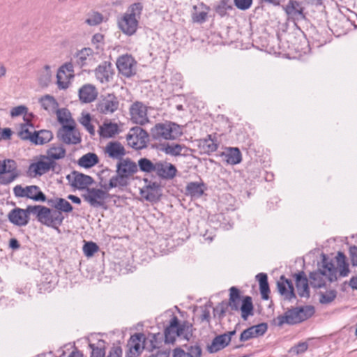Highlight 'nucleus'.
Listing matches in <instances>:
<instances>
[{
  "label": "nucleus",
  "instance_id": "obj_1",
  "mask_svg": "<svg viewBox=\"0 0 357 357\" xmlns=\"http://www.w3.org/2000/svg\"><path fill=\"white\" fill-rule=\"evenodd\" d=\"M193 331L191 323L188 321H181L176 316L173 315L165 329V342L174 344L177 337L189 341L193 335Z\"/></svg>",
  "mask_w": 357,
  "mask_h": 357
},
{
  "label": "nucleus",
  "instance_id": "obj_2",
  "mask_svg": "<svg viewBox=\"0 0 357 357\" xmlns=\"http://www.w3.org/2000/svg\"><path fill=\"white\" fill-rule=\"evenodd\" d=\"M143 6L141 3H134L127 9L126 12L118 20V26L121 31L127 36H132L138 28L139 20L142 15Z\"/></svg>",
  "mask_w": 357,
  "mask_h": 357
},
{
  "label": "nucleus",
  "instance_id": "obj_3",
  "mask_svg": "<svg viewBox=\"0 0 357 357\" xmlns=\"http://www.w3.org/2000/svg\"><path fill=\"white\" fill-rule=\"evenodd\" d=\"M228 306L231 310L241 311V317L247 320L249 316L253 314V304L250 296H245L242 301L240 291L236 287L229 289Z\"/></svg>",
  "mask_w": 357,
  "mask_h": 357
},
{
  "label": "nucleus",
  "instance_id": "obj_4",
  "mask_svg": "<svg viewBox=\"0 0 357 357\" xmlns=\"http://www.w3.org/2000/svg\"><path fill=\"white\" fill-rule=\"evenodd\" d=\"M323 265L317 271L310 273L309 278L310 284L314 288H321L326 284V280L333 282L337 280V270L331 262L327 261L324 256Z\"/></svg>",
  "mask_w": 357,
  "mask_h": 357
},
{
  "label": "nucleus",
  "instance_id": "obj_5",
  "mask_svg": "<svg viewBox=\"0 0 357 357\" xmlns=\"http://www.w3.org/2000/svg\"><path fill=\"white\" fill-rule=\"evenodd\" d=\"M151 131L153 137L156 139L174 140L183 134L181 126L171 121L157 123Z\"/></svg>",
  "mask_w": 357,
  "mask_h": 357
},
{
  "label": "nucleus",
  "instance_id": "obj_6",
  "mask_svg": "<svg viewBox=\"0 0 357 357\" xmlns=\"http://www.w3.org/2000/svg\"><path fill=\"white\" fill-rule=\"evenodd\" d=\"M96 110L104 115H110L119 109V100L114 93L101 95L96 105Z\"/></svg>",
  "mask_w": 357,
  "mask_h": 357
},
{
  "label": "nucleus",
  "instance_id": "obj_7",
  "mask_svg": "<svg viewBox=\"0 0 357 357\" xmlns=\"http://www.w3.org/2000/svg\"><path fill=\"white\" fill-rule=\"evenodd\" d=\"M19 176L17 164L10 159L0 160V183L8 185Z\"/></svg>",
  "mask_w": 357,
  "mask_h": 357
},
{
  "label": "nucleus",
  "instance_id": "obj_8",
  "mask_svg": "<svg viewBox=\"0 0 357 357\" xmlns=\"http://www.w3.org/2000/svg\"><path fill=\"white\" fill-rule=\"evenodd\" d=\"M307 318L304 308L294 307L288 310L284 314L279 315L277 317V321L278 325L281 326L284 324H296L305 320Z\"/></svg>",
  "mask_w": 357,
  "mask_h": 357
},
{
  "label": "nucleus",
  "instance_id": "obj_9",
  "mask_svg": "<svg viewBox=\"0 0 357 357\" xmlns=\"http://www.w3.org/2000/svg\"><path fill=\"white\" fill-rule=\"evenodd\" d=\"M105 190L98 188H87L86 192L82 195L84 201L93 207H100L105 204V201L109 197V194Z\"/></svg>",
  "mask_w": 357,
  "mask_h": 357
},
{
  "label": "nucleus",
  "instance_id": "obj_10",
  "mask_svg": "<svg viewBox=\"0 0 357 357\" xmlns=\"http://www.w3.org/2000/svg\"><path fill=\"white\" fill-rule=\"evenodd\" d=\"M57 137L66 144H77L81 142L79 133L75 129V122L63 126L58 130Z\"/></svg>",
  "mask_w": 357,
  "mask_h": 357
},
{
  "label": "nucleus",
  "instance_id": "obj_11",
  "mask_svg": "<svg viewBox=\"0 0 357 357\" xmlns=\"http://www.w3.org/2000/svg\"><path fill=\"white\" fill-rule=\"evenodd\" d=\"M147 132L140 127H135L130 129L127 135L128 144L135 149H141L146 145Z\"/></svg>",
  "mask_w": 357,
  "mask_h": 357
},
{
  "label": "nucleus",
  "instance_id": "obj_12",
  "mask_svg": "<svg viewBox=\"0 0 357 357\" xmlns=\"http://www.w3.org/2000/svg\"><path fill=\"white\" fill-rule=\"evenodd\" d=\"M131 121L139 125H144L149 122L147 116V107L142 102H135L130 107Z\"/></svg>",
  "mask_w": 357,
  "mask_h": 357
},
{
  "label": "nucleus",
  "instance_id": "obj_13",
  "mask_svg": "<svg viewBox=\"0 0 357 357\" xmlns=\"http://www.w3.org/2000/svg\"><path fill=\"white\" fill-rule=\"evenodd\" d=\"M116 167V172L126 176L130 181L132 176L139 169L138 163L137 164L128 158L117 162Z\"/></svg>",
  "mask_w": 357,
  "mask_h": 357
},
{
  "label": "nucleus",
  "instance_id": "obj_14",
  "mask_svg": "<svg viewBox=\"0 0 357 357\" xmlns=\"http://www.w3.org/2000/svg\"><path fill=\"white\" fill-rule=\"evenodd\" d=\"M66 178L71 186L77 189H86L88 186L92 184L93 179L88 175L73 171L70 174L66 176Z\"/></svg>",
  "mask_w": 357,
  "mask_h": 357
},
{
  "label": "nucleus",
  "instance_id": "obj_15",
  "mask_svg": "<svg viewBox=\"0 0 357 357\" xmlns=\"http://www.w3.org/2000/svg\"><path fill=\"white\" fill-rule=\"evenodd\" d=\"M136 62L130 55L120 56L116 62L119 71L124 76L129 77L135 73Z\"/></svg>",
  "mask_w": 357,
  "mask_h": 357
},
{
  "label": "nucleus",
  "instance_id": "obj_16",
  "mask_svg": "<svg viewBox=\"0 0 357 357\" xmlns=\"http://www.w3.org/2000/svg\"><path fill=\"white\" fill-rule=\"evenodd\" d=\"M144 336L143 334L137 333L132 335L128 342L129 350L127 356L128 357H137L144 349Z\"/></svg>",
  "mask_w": 357,
  "mask_h": 357
},
{
  "label": "nucleus",
  "instance_id": "obj_17",
  "mask_svg": "<svg viewBox=\"0 0 357 357\" xmlns=\"http://www.w3.org/2000/svg\"><path fill=\"white\" fill-rule=\"evenodd\" d=\"M282 8L288 17L294 20H300L305 18L304 8L302 3L298 1L289 0L288 3Z\"/></svg>",
  "mask_w": 357,
  "mask_h": 357
},
{
  "label": "nucleus",
  "instance_id": "obj_18",
  "mask_svg": "<svg viewBox=\"0 0 357 357\" xmlns=\"http://www.w3.org/2000/svg\"><path fill=\"white\" fill-rule=\"evenodd\" d=\"M268 329V325L266 323H261L255 325L244 330L240 335V341L245 342L252 338L262 336Z\"/></svg>",
  "mask_w": 357,
  "mask_h": 357
},
{
  "label": "nucleus",
  "instance_id": "obj_19",
  "mask_svg": "<svg viewBox=\"0 0 357 357\" xmlns=\"http://www.w3.org/2000/svg\"><path fill=\"white\" fill-rule=\"evenodd\" d=\"M105 153L107 157L119 161L124 159L126 154L124 146L119 142H110L105 147Z\"/></svg>",
  "mask_w": 357,
  "mask_h": 357
},
{
  "label": "nucleus",
  "instance_id": "obj_20",
  "mask_svg": "<svg viewBox=\"0 0 357 357\" xmlns=\"http://www.w3.org/2000/svg\"><path fill=\"white\" fill-rule=\"evenodd\" d=\"M130 181L119 173L116 172L114 175L111 176L109 183L104 182L102 179L100 181L101 187L106 191H109L112 188H123L128 186Z\"/></svg>",
  "mask_w": 357,
  "mask_h": 357
},
{
  "label": "nucleus",
  "instance_id": "obj_21",
  "mask_svg": "<svg viewBox=\"0 0 357 357\" xmlns=\"http://www.w3.org/2000/svg\"><path fill=\"white\" fill-rule=\"evenodd\" d=\"M160 162V160L156 159L150 160L146 158H141L138 160L139 169L146 174L158 176Z\"/></svg>",
  "mask_w": 357,
  "mask_h": 357
},
{
  "label": "nucleus",
  "instance_id": "obj_22",
  "mask_svg": "<svg viewBox=\"0 0 357 357\" xmlns=\"http://www.w3.org/2000/svg\"><path fill=\"white\" fill-rule=\"evenodd\" d=\"M277 287L279 293L288 301H291L296 298L294 289L292 282L286 279L284 276H281L279 281L277 282Z\"/></svg>",
  "mask_w": 357,
  "mask_h": 357
},
{
  "label": "nucleus",
  "instance_id": "obj_23",
  "mask_svg": "<svg viewBox=\"0 0 357 357\" xmlns=\"http://www.w3.org/2000/svg\"><path fill=\"white\" fill-rule=\"evenodd\" d=\"M8 218L11 223L19 227L26 225L29 220L26 209L20 208L11 210L8 215Z\"/></svg>",
  "mask_w": 357,
  "mask_h": 357
},
{
  "label": "nucleus",
  "instance_id": "obj_24",
  "mask_svg": "<svg viewBox=\"0 0 357 357\" xmlns=\"http://www.w3.org/2000/svg\"><path fill=\"white\" fill-rule=\"evenodd\" d=\"M38 160L36 162L32 163L29 166V171L34 173L35 176H42L53 169L55 165V162L50 160L49 159Z\"/></svg>",
  "mask_w": 357,
  "mask_h": 357
},
{
  "label": "nucleus",
  "instance_id": "obj_25",
  "mask_svg": "<svg viewBox=\"0 0 357 357\" xmlns=\"http://www.w3.org/2000/svg\"><path fill=\"white\" fill-rule=\"evenodd\" d=\"M98 94L97 89L91 84H86L79 89V100L84 103L93 102L96 99Z\"/></svg>",
  "mask_w": 357,
  "mask_h": 357
},
{
  "label": "nucleus",
  "instance_id": "obj_26",
  "mask_svg": "<svg viewBox=\"0 0 357 357\" xmlns=\"http://www.w3.org/2000/svg\"><path fill=\"white\" fill-rule=\"evenodd\" d=\"M296 280V287L297 288L298 294L301 297L309 298L310 289L308 286V280L303 271L299 272L294 275Z\"/></svg>",
  "mask_w": 357,
  "mask_h": 357
},
{
  "label": "nucleus",
  "instance_id": "obj_27",
  "mask_svg": "<svg viewBox=\"0 0 357 357\" xmlns=\"http://www.w3.org/2000/svg\"><path fill=\"white\" fill-rule=\"evenodd\" d=\"M159 165L158 177L165 180H171L175 177L177 169L174 165L164 160H160Z\"/></svg>",
  "mask_w": 357,
  "mask_h": 357
},
{
  "label": "nucleus",
  "instance_id": "obj_28",
  "mask_svg": "<svg viewBox=\"0 0 357 357\" xmlns=\"http://www.w3.org/2000/svg\"><path fill=\"white\" fill-rule=\"evenodd\" d=\"M75 63L80 68L90 66L93 61V50L90 48H84L75 56Z\"/></svg>",
  "mask_w": 357,
  "mask_h": 357
},
{
  "label": "nucleus",
  "instance_id": "obj_29",
  "mask_svg": "<svg viewBox=\"0 0 357 357\" xmlns=\"http://www.w3.org/2000/svg\"><path fill=\"white\" fill-rule=\"evenodd\" d=\"M209 10V7L203 3L194 6L192 13V21L200 24L206 22Z\"/></svg>",
  "mask_w": 357,
  "mask_h": 357
},
{
  "label": "nucleus",
  "instance_id": "obj_30",
  "mask_svg": "<svg viewBox=\"0 0 357 357\" xmlns=\"http://www.w3.org/2000/svg\"><path fill=\"white\" fill-rule=\"evenodd\" d=\"M218 144L216 141L212 138L211 135H208L206 138L200 139L199 148L201 153L211 154L218 149Z\"/></svg>",
  "mask_w": 357,
  "mask_h": 357
},
{
  "label": "nucleus",
  "instance_id": "obj_31",
  "mask_svg": "<svg viewBox=\"0 0 357 357\" xmlns=\"http://www.w3.org/2000/svg\"><path fill=\"white\" fill-rule=\"evenodd\" d=\"M53 137V134L47 130H41L40 131H33L32 135V143L36 145H42L49 142Z\"/></svg>",
  "mask_w": 357,
  "mask_h": 357
},
{
  "label": "nucleus",
  "instance_id": "obj_32",
  "mask_svg": "<svg viewBox=\"0 0 357 357\" xmlns=\"http://www.w3.org/2000/svg\"><path fill=\"white\" fill-rule=\"evenodd\" d=\"M229 343V337L224 334L216 336L212 341L208 349L210 353L217 352L225 348Z\"/></svg>",
  "mask_w": 357,
  "mask_h": 357
},
{
  "label": "nucleus",
  "instance_id": "obj_33",
  "mask_svg": "<svg viewBox=\"0 0 357 357\" xmlns=\"http://www.w3.org/2000/svg\"><path fill=\"white\" fill-rule=\"evenodd\" d=\"M48 204L55 209L64 213L73 211V206L69 202L63 198L56 197L48 200Z\"/></svg>",
  "mask_w": 357,
  "mask_h": 357
},
{
  "label": "nucleus",
  "instance_id": "obj_34",
  "mask_svg": "<svg viewBox=\"0 0 357 357\" xmlns=\"http://www.w3.org/2000/svg\"><path fill=\"white\" fill-rule=\"evenodd\" d=\"M96 78L101 83H106L109 81L112 77V72L110 66L106 63L100 65L95 70Z\"/></svg>",
  "mask_w": 357,
  "mask_h": 357
},
{
  "label": "nucleus",
  "instance_id": "obj_35",
  "mask_svg": "<svg viewBox=\"0 0 357 357\" xmlns=\"http://www.w3.org/2000/svg\"><path fill=\"white\" fill-rule=\"evenodd\" d=\"M99 132L102 137H112L119 132V126L115 123H104L100 127Z\"/></svg>",
  "mask_w": 357,
  "mask_h": 357
},
{
  "label": "nucleus",
  "instance_id": "obj_36",
  "mask_svg": "<svg viewBox=\"0 0 357 357\" xmlns=\"http://www.w3.org/2000/svg\"><path fill=\"white\" fill-rule=\"evenodd\" d=\"M256 278L257 279L259 283V289L261 298L264 300L268 299L270 289L268 282L267 275L264 273H260L256 275Z\"/></svg>",
  "mask_w": 357,
  "mask_h": 357
},
{
  "label": "nucleus",
  "instance_id": "obj_37",
  "mask_svg": "<svg viewBox=\"0 0 357 357\" xmlns=\"http://www.w3.org/2000/svg\"><path fill=\"white\" fill-rule=\"evenodd\" d=\"M26 190L28 192L26 198L36 202H45L46 200V196L37 185L26 186Z\"/></svg>",
  "mask_w": 357,
  "mask_h": 357
},
{
  "label": "nucleus",
  "instance_id": "obj_38",
  "mask_svg": "<svg viewBox=\"0 0 357 357\" xmlns=\"http://www.w3.org/2000/svg\"><path fill=\"white\" fill-rule=\"evenodd\" d=\"M41 106L49 113H55L58 109V103L54 97L46 95L40 100Z\"/></svg>",
  "mask_w": 357,
  "mask_h": 357
},
{
  "label": "nucleus",
  "instance_id": "obj_39",
  "mask_svg": "<svg viewBox=\"0 0 357 357\" xmlns=\"http://www.w3.org/2000/svg\"><path fill=\"white\" fill-rule=\"evenodd\" d=\"M66 149L62 146L52 145L47 151L46 159L52 160H60L66 156Z\"/></svg>",
  "mask_w": 357,
  "mask_h": 357
},
{
  "label": "nucleus",
  "instance_id": "obj_40",
  "mask_svg": "<svg viewBox=\"0 0 357 357\" xmlns=\"http://www.w3.org/2000/svg\"><path fill=\"white\" fill-rule=\"evenodd\" d=\"M162 150L167 155L178 156L182 155V151L186 150L184 145L172 143L164 144Z\"/></svg>",
  "mask_w": 357,
  "mask_h": 357
},
{
  "label": "nucleus",
  "instance_id": "obj_41",
  "mask_svg": "<svg viewBox=\"0 0 357 357\" xmlns=\"http://www.w3.org/2000/svg\"><path fill=\"white\" fill-rule=\"evenodd\" d=\"M225 160L228 164L236 165L241 162V153L238 148H229L225 154Z\"/></svg>",
  "mask_w": 357,
  "mask_h": 357
},
{
  "label": "nucleus",
  "instance_id": "obj_42",
  "mask_svg": "<svg viewBox=\"0 0 357 357\" xmlns=\"http://www.w3.org/2000/svg\"><path fill=\"white\" fill-rule=\"evenodd\" d=\"M98 158L97 155L93 153H89L84 155L79 159L78 164L81 167L89 168L94 166L98 163Z\"/></svg>",
  "mask_w": 357,
  "mask_h": 357
},
{
  "label": "nucleus",
  "instance_id": "obj_43",
  "mask_svg": "<svg viewBox=\"0 0 357 357\" xmlns=\"http://www.w3.org/2000/svg\"><path fill=\"white\" fill-rule=\"evenodd\" d=\"M337 262L339 275L341 277H346L349 273V264L346 263V257L342 252H338L337 255Z\"/></svg>",
  "mask_w": 357,
  "mask_h": 357
},
{
  "label": "nucleus",
  "instance_id": "obj_44",
  "mask_svg": "<svg viewBox=\"0 0 357 357\" xmlns=\"http://www.w3.org/2000/svg\"><path fill=\"white\" fill-rule=\"evenodd\" d=\"M58 121L63 126L71 124L75 121L72 119L71 114L68 109H58L55 112Z\"/></svg>",
  "mask_w": 357,
  "mask_h": 357
},
{
  "label": "nucleus",
  "instance_id": "obj_45",
  "mask_svg": "<svg viewBox=\"0 0 357 357\" xmlns=\"http://www.w3.org/2000/svg\"><path fill=\"white\" fill-rule=\"evenodd\" d=\"M33 129V126L31 123H27L22 124L18 132L19 137L22 140H29L31 142L32 135L33 133V131H32Z\"/></svg>",
  "mask_w": 357,
  "mask_h": 357
},
{
  "label": "nucleus",
  "instance_id": "obj_46",
  "mask_svg": "<svg viewBox=\"0 0 357 357\" xmlns=\"http://www.w3.org/2000/svg\"><path fill=\"white\" fill-rule=\"evenodd\" d=\"M187 193L192 197H199L204 193L202 184L197 182H190L186 186Z\"/></svg>",
  "mask_w": 357,
  "mask_h": 357
},
{
  "label": "nucleus",
  "instance_id": "obj_47",
  "mask_svg": "<svg viewBox=\"0 0 357 357\" xmlns=\"http://www.w3.org/2000/svg\"><path fill=\"white\" fill-rule=\"evenodd\" d=\"M73 77L71 75H68L63 70H59L57 72V84L59 89H67L68 87L69 82L70 78Z\"/></svg>",
  "mask_w": 357,
  "mask_h": 357
},
{
  "label": "nucleus",
  "instance_id": "obj_48",
  "mask_svg": "<svg viewBox=\"0 0 357 357\" xmlns=\"http://www.w3.org/2000/svg\"><path fill=\"white\" fill-rule=\"evenodd\" d=\"M52 73L49 66H45L40 72L38 82L42 86H47L51 80Z\"/></svg>",
  "mask_w": 357,
  "mask_h": 357
},
{
  "label": "nucleus",
  "instance_id": "obj_49",
  "mask_svg": "<svg viewBox=\"0 0 357 357\" xmlns=\"http://www.w3.org/2000/svg\"><path fill=\"white\" fill-rule=\"evenodd\" d=\"M64 217L62 215V212L56 209V211H51V215L50 219V226L54 228H57L61 225L63 221Z\"/></svg>",
  "mask_w": 357,
  "mask_h": 357
},
{
  "label": "nucleus",
  "instance_id": "obj_50",
  "mask_svg": "<svg viewBox=\"0 0 357 357\" xmlns=\"http://www.w3.org/2000/svg\"><path fill=\"white\" fill-rule=\"evenodd\" d=\"M38 213V217L37 218L38 220L42 224L49 227L50 223V219L51 215V210L49 208L43 206L40 208V211Z\"/></svg>",
  "mask_w": 357,
  "mask_h": 357
},
{
  "label": "nucleus",
  "instance_id": "obj_51",
  "mask_svg": "<svg viewBox=\"0 0 357 357\" xmlns=\"http://www.w3.org/2000/svg\"><path fill=\"white\" fill-rule=\"evenodd\" d=\"M91 118L89 114H82V116L79 119V123L91 135H93L95 134V128L91 124Z\"/></svg>",
  "mask_w": 357,
  "mask_h": 357
},
{
  "label": "nucleus",
  "instance_id": "obj_52",
  "mask_svg": "<svg viewBox=\"0 0 357 357\" xmlns=\"http://www.w3.org/2000/svg\"><path fill=\"white\" fill-rule=\"evenodd\" d=\"M102 20L103 16L98 12H94L89 15L85 22L90 26H96L100 24Z\"/></svg>",
  "mask_w": 357,
  "mask_h": 357
},
{
  "label": "nucleus",
  "instance_id": "obj_53",
  "mask_svg": "<svg viewBox=\"0 0 357 357\" xmlns=\"http://www.w3.org/2000/svg\"><path fill=\"white\" fill-rule=\"evenodd\" d=\"M186 348V356L188 357H201L202 356V349L199 345L195 344V345H191L188 346L185 345Z\"/></svg>",
  "mask_w": 357,
  "mask_h": 357
},
{
  "label": "nucleus",
  "instance_id": "obj_54",
  "mask_svg": "<svg viewBox=\"0 0 357 357\" xmlns=\"http://www.w3.org/2000/svg\"><path fill=\"white\" fill-rule=\"evenodd\" d=\"M98 250V245L93 242H87L83 247V252L86 257L93 256Z\"/></svg>",
  "mask_w": 357,
  "mask_h": 357
},
{
  "label": "nucleus",
  "instance_id": "obj_55",
  "mask_svg": "<svg viewBox=\"0 0 357 357\" xmlns=\"http://www.w3.org/2000/svg\"><path fill=\"white\" fill-rule=\"evenodd\" d=\"M336 291L335 290H330L321 295L320 302L324 304H327L332 302L336 297Z\"/></svg>",
  "mask_w": 357,
  "mask_h": 357
},
{
  "label": "nucleus",
  "instance_id": "obj_56",
  "mask_svg": "<svg viewBox=\"0 0 357 357\" xmlns=\"http://www.w3.org/2000/svg\"><path fill=\"white\" fill-rule=\"evenodd\" d=\"M236 7L241 10L249 9L252 3V0H234Z\"/></svg>",
  "mask_w": 357,
  "mask_h": 357
},
{
  "label": "nucleus",
  "instance_id": "obj_57",
  "mask_svg": "<svg viewBox=\"0 0 357 357\" xmlns=\"http://www.w3.org/2000/svg\"><path fill=\"white\" fill-rule=\"evenodd\" d=\"M141 195L147 201L153 202L156 199V192L149 190V188H143L141 190Z\"/></svg>",
  "mask_w": 357,
  "mask_h": 357
},
{
  "label": "nucleus",
  "instance_id": "obj_58",
  "mask_svg": "<svg viewBox=\"0 0 357 357\" xmlns=\"http://www.w3.org/2000/svg\"><path fill=\"white\" fill-rule=\"evenodd\" d=\"M27 113V107L24 105H20L15 107H13L10 110V116L12 117L19 116L23 114H26Z\"/></svg>",
  "mask_w": 357,
  "mask_h": 357
},
{
  "label": "nucleus",
  "instance_id": "obj_59",
  "mask_svg": "<svg viewBox=\"0 0 357 357\" xmlns=\"http://www.w3.org/2000/svg\"><path fill=\"white\" fill-rule=\"evenodd\" d=\"M89 347L92 349L91 357H105V351L103 349L95 347L93 344H90Z\"/></svg>",
  "mask_w": 357,
  "mask_h": 357
},
{
  "label": "nucleus",
  "instance_id": "obj_60",
  "mask_svg": "<svg viewBox=\"0 0 357 357\" xmlns=\"http://www.w3.org/2000/svg\"><path fill=\"white\" fill-rule=\"evenodd\" d=\"M308 348V344L307 342H300L296 346L292 347L291 351L295 353L296 354H299L304 353Z\"/></svg>",
  "mask_w": 357,
  "mask_h": 357
},
{
  "label": "nucleus",
  "instance_id": "obj_61",
  "mask_svg": "<svg viewBox=\"0 0 357 357\" xmlns=\"http://www.w3.org/2000/svg\"><path fill=\"white\" fill-rule=\"evenodd\" d=\"M13 193L17 197H26L28 192H26V187L23 188L20 185H17L13 188Z\"/></svg>",
  "mask_w": 357,
  "mask_h": 357
},
{
  "label": "nucleus",
  "instance_id": "obj_62",
  "mask_svg": "<svg viewBox=\"0 0 357 357\" xmlns=\"http://www.w3.org/2000/svg\"><path fill=\"white\" fill-rule=\"evenodd\" d=\"M122 356V349L119 346L112 347L108 355L106 357H121Z\"/></svg>",
  "mask_w": 357,
  "mask_h": 357
},
{
  "label": "nucleus",
  "instance_id": "obj_63",
  "mask_svg": "<svg viewBox=\"0 0 357 357\" xmlns=\"http://www.w3.org/2000/svg\"><path fill=\"white\" fill-rule=\"evenodd\" d=\"M144 181L146 185L144 188H149V190H152L156 192L159 188V184L157 182H152L148 180V178H144Z\"/></svg>",
  "mask_w": 357,
  "mask_h": 357
},
{
  "label": "nucleus",
  "instance_id": "obj_64",
  "mask_svg": "<svg viewBox=\"0 0 357 357\" xmlns=\"http://www.w3.org/2000/svg\"><path fill=\"white\" fill-rule=\"evenodd\" d=\"M350 255L353 265L357 266V247L354 246L350 248Z\"/></svg>",
  "mask_w": 357,
  "mask_h": 357
}]
</instances>
